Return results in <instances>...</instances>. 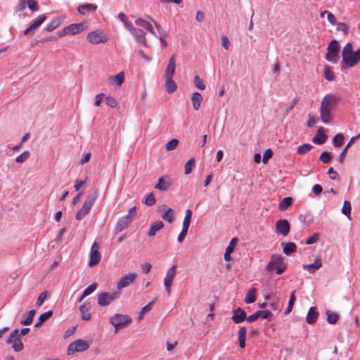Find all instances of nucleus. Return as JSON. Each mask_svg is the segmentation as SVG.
<instances>
[{
  "instance_id": "nucleus-6",
  "label": "nucleus",
  "mask_w": 360,
  "mask_h": 360,
  "mask_svg": "<svg viewBox=\"0 0 360 360\" xmlns=\"http://www.w3.org/2000/svg\"><path fill=\"white\" fill-rule=\"evenodd\" d=\"M121 292L115 291L112 292H103L98 295V304L101 307H105L111 304L113 301L117 300L120 297Z\"/></svg>"
},
{
  "instance_id": "nucleus-32",
  "label": "nucleus",
  "mask_w": 360,
  "mask_h": 360,
  "mask_svg": "<svg viewBox=\"0 0 360 360\" xmlns=\"http://www.w3.org/2000/svg\"><path fill=\"white\" fill-rule=\"evenodd\" d=\"M292 203V198L291 197L284 198L278 205V210L284 211L287 210Z\"/></svg>"
},
{
  "instance_id": "nucleus-51",
  "label": "nucleus",
  "mask_w": 360,
  "mask_h": 360,
  "mask_svg": "<svg viewBox=\"0 0 360 360\" xmlns=\"http://www.w3.org/2000/svg\"><path fill=\"white\" fill-rule=\"evenodd\" d=\"M156 202L155 198L154 196L153 193H150L146 195L145 198V200L143 202L148 206L153 205Z\"/></svg>"
},
{
  "instance_id": "nucleus-40",
  "label": "nucleus",
  "mask_w": 360,
  "mask_h": 360,
  "mask_svg": "<svg viewBox=\"0 0 360 360\" xmlns=\"http://www.w3.org/2000/svg\"><path fill=\"white\" fill-rule=\"evenodd\" d=\"M256 300V290L255 288H252L248 291L246 297L245 298V302L247 304L253 303Z\"/></svg>"
},
{
  "instance_id": "nucleus-45",
  "label": "nucleus",
  "mask_w": 360,
  "mask_h": 360,
  "mask_svg": "<svg viewBox=\"0 0 360 360\" xmlns=\"http://www.w3.org/2000/svg\"><path fill=\"white\" fill-rule=\"evenodd\" d=\"M193 83L195 87H197L200 90H204L205 89V84H204L203 80L198 76L195 75L194 77Z\"/></svg>"
},
{
  "instance_id": "nucleus-5",
  "label": "nucleus",
  "mask_w": 360,
  "mask_h": 360,
  "mask_svg": "<svg viewBox=\"0 0 360 360\" xmlns=\"http://www.w3.org/2000/svg\"><path fill=\"white\" fill-rule=\"evenodd\" d=\"M131 322V319L125 314H116L110 319V323L115 327V331L126 327Z\"/></svg>"
},
{
  "instance_id": "nucleus-37",
  "label": "nucleus",
  "mask_w": 360,
  "mask_h": 360,
  "mask_svg": "<svg viewBox=\"0 0 360 360\" xmlns=\"http://www.w3.org/2000/svg\"><path fill=\"white\" fill-rule=\"evenodd\" d=\"M295 300H296L295 290H294L290 294L288 307L284 311L285 315H287L292 311Z\"/></svg>"
},
{
  "instance_id": "nucleus-3",
  "label": "nucleus",
  "mask_w": 360,
  "mask_h": 360,
  "mask_svg": "<svg viewBox=\"0 0 360 360\" xmlns=\"http://www.w3.org/2000/svg\"><path fill=\"white\" fill-rule=\"evenodd\" d=\"M98 191L96 190L93 194L89 195L82 207L77 212L76 219L77 220H82L84 216L88 214L94 203L96 199L98 197Z\"/></svg>"
},
{
  "instance_id": "nucleus-49",
  "label": "nucleus",
  "mask_w": 360,
  "mask_h": 360,
  "mask_svg": "<svg viewBox=\"0 0 360 360\" xmlns=\"http://www.w3.org/2000/svg\"><path fill=\"white\" fill-rule=\"evenodd\" d=\"M195 165V159H189L185 164V174H189L192 172L193 168Z\"/></svg>"
},
{
  "instance_id": "nucleus-42",
  "label": "nucleus",
  "mask_w": 360,
  "mask_h": 360,
  "mask_svg": "<svg viewBox=\"0 0 360 360\" xmlns=\"http://www.w3.org/2000/svg\"><path fill=\"white\" fill-rule=\"evenodd\" d=\"M155 299H154L153 300L150 302L147 305H146L145 307H143L141 309V311L139 313V320H141L143 319L144 314L146 313H147L148 311H149L152 309V307H153V304H155Z\"/></svg>"
},
{
  "instance_id": "nucleus-60",
  "label": "nucleus",
  "mask_w": 360,
  "mask_h": 360,
  "mask_svg": "<svg viewBox=\"0 0 360 360\" xmlns=\"http://www.w3.org/2000/svg\"><path fill=\"white\" fill-rule=\"evenodd\" d=\"M238 240V238H233L229 243V245L226 248V251L232 253L236 248Z\"/></svg>"
},
{
  "instance_id": "nucleus-47",
  "label": "nucleus",
  "mask_w": 360,
  "mask_h": 360,
  "mask_svg": "<svg viewBox=\"0 0 360 360\" xmlns=\"http://www.w3.org/2000/svg\"><path fill=\"white\" fill-rule=\"evenodd\" d=\"M345 139V137L342 134H336L333 140V143L335 147H340L343 141Z\"/></svg>"
},
{
  "instance_id": "nucleus-8",
  "label": "nucleus",
  "mask_w": 360,
  "mask_h": 360,
  "mask_svg": "<svg viewBox=\"0 0 360 360\" xmlns=\"http://www.w3.org/2000/svg\"><path fill=\"white\" fill-rule=\"evenodd\" d=\"M176 266H172L167 270L166 276L164 278V285L168 296L171 295L172 285L173 284V280L176 276Z\"/></svg>"
},
{
  "instance_id": "nucleus-35",
  "label": "nucleus",
  "mask_w": 360,
  "mask_h": 360,
  "mask_svg": "<svg viewBox=\"0 0 360 360\" xmlns=\"http://www.w3.org/2000/svg\"><path fill=\"white\" fill-rule=\"evenodd\" d=\"M162 217L166 221L172 224L174 220V212L172 208H168L165 213L162 215Z\"/></svg>"
},
{
  "instance_id": "nucleus-12",
  "label": "nucleus",
  "mask_w": 360,
  "mask_h": 360,
  "mask_svg": "<svg viewBox=\"0 0 360 360\" xmlns=\"http://www.w3.org/2000/svg\"><path fill=\"white\" fill-rule=\"evenodd\" d=\"M290 229V226L287 219H279L276 221V230L278 234L287 236Z\"/></svg>"
},
{
  "instance_id": "nucleus-19",
  "label": "nucleus",
  "mask_w": 360,
  "mask_h": 360,
  "mask_svg": "<svg viewBox=\"0 0 360 360\" xmlns=\"http://www.w3.org/2000/svg\"><path fill=\"white\" fill-rule=\"evenodd\" d=\"M246 313L241 308L238 307L233 311L231 319L235 323H240L245 319L247 320Z\"/></svg>"
},
{
  "instance_id": "nucleus-21",
  "label": "nucleus",
  "mask_w": 360,
  "mask_h": 360,
  "mask_svg": "<svg viewBox=\"0 0 360 360\" xmlns=\"http://www.w3.org/2000/svg\"><path fill=\"white\" fill-rule=\"evenodd\" d=\"M172 183L170 179L167 177L166 178L162 176L158 179V182L155 186V188L160 191H165L170 187Z\"/></svg>"
},
{
  "instance_id": "nucleus-62",
  "label": "nucleus",
  "mask_w": 360,
  "mask_h": 360,
  "mask_svg": "<svg viewBox=\"0 0 360 360\" xmlns=\"http://www.w3.org/2000/svg\"><path fill=\"white\" fill-rule=\"evenodd\" d=\"M105 101L106 104L110 108H115L117 105V101L112 96H107Z\"/></svg>"
},
{
  "instance_id": "nucleus-50",
  "label": "nucleus",
  "mask_w": 360,
  "mask_h": 360,
  "mask_svg": "<svg viewBox=\"0 0 360 360\" xmlns=\"http://www.w3.org/2000/svg\"><path fill=\"white\" fill-rule=\"evenodd\" d=\"M60 24L59 19L53 20L46 27V31L51 32L56 29Z\"/></svg>"
},
{
  "instance_id": "nucleus-57",
  "label": "nucleus",
  "mask_w": 360,
  "mask_h": 360,
  "mask_svg": "<svg viewBox=\"0 0 360 360\" xmlns=\"http://www.w3.org/2000/svg\"><path fill=\"white\" fill-rule=\"evenodd\" d=\"M332 158V155L329 152L324 151L320 156V160L323 163H328Z\"/></svg>"
},
{
  "instance_id": "nucleus-2",
  "label": "nucleus",
  "mask_w": 360,
  "mask_h": 360,
  "mask_svg": "<svg viewBox=\"0 0 360 360\" xmlns=\"http://www.w3.org/2000/svg\"><path fill=\"white\" fill-rule=\"evenodd\" d=\"M340 46L337 40H332L328 45L326 59L332 63H337L340 58Z\"/></svg>"
},
{
  "instance_id": "nucleus-44",
  "label": "nucleus",
  "mask_w": 360,
  "mask_h": 360,
  "mask_svg": "<svg viewBox=\"0 0 360 360\" xmlns=\"http://www.w3.org/2000/svg\"><path fill=\"white\" fill-rule=\"evenodd\" d=\"M312 148L313 146L310 143H304L297 147V152L300 155H304L309 152Z\"/></svg>"
},
{
  "instance_id": "nucleus-23",
  "label": "nucleus",
  "mask_w": 360,
  "mask_h": 360,
  "mask_svg": "<svg viewBox=\"0 0 360 360\" xmlns=\"http://www.w3.org/2000/svg\"><path fill=\"white\" fill-rule=\"evenodd\" d=\"M322 266L321 259L319 257H316L314 263L310 264H304L303 269L308 271L311 274L315 273Z\"/></svg>"
},
{
  "instance_id": "nucleus-28",
  "label": "nucleus",
  "mask_w": 360,
  "mask_h": 360,
  "mask_svg": "<svg viewBox=\"0 0 360 360\" xmlns=\"http://www.w3.org/2000/svg\"><path fill=\"white\" fill-rule=\"evenodd\" d=\"M202 96L199 92H194L191 96L193 107L195 110H199L201 102L202 101Z\"/></svg>"
},
{
  "instance_id": "nucleus-26",
  "label": "nucleus",
  "mask_w": 360,
  "mask_h": 360,
  "mask_svg": "<svg viewBox=\"0 0 360 360\" xmlns=\"http://www.w3.org/2000/svg\"><path fill=\"white\" fill-rule=\"evenodd\" d=\"M319 313L316 307H310L306 316V321L309 324H314L318 318Z\"/></svg>"
},
{
  "instance_id": "nucleus-20",
  "label": "nucleus",
  "mask_w": 360,
  "mask_h": 360,
  "mask_svg": "<svg viewBox=\"0 0 360 360\" xmlns=\"http://www.w3.org/2000/svg\"><path fill=\"white\" fill-rule=\"evenodd\" d=\"M91 305L89 302H85L79 307V311L82 314V319L84 321H89L91 318V314L89 313Z\"/></svg>"
},
{
  "instance_id": "nucleus-59",
  "label": "nucleus",
  "mask_w": 360,
  "mask_h": 360,
  "mask_svg": "<svg viewBox=\"0 0 360 360\" xmlns=\"http://www.w3.org/2000/svg\"><path fill=\"white\" fill-rule=\"evenodd\" d=\"M273 151L271 149L269 148L265 150L263 154L262 161L265 164L268 162V160L272 157Z\"/></svg>"
},
{
  "instance_id": "nucleus-41",
  "label": "nucleus",
  "mask_w": 360,
  "mask_h": 360,
  "mask_svg": "<svg viewBox=\"0 0 360 360\" xmlns=\"http://www.w3.org/2000/svg\"><path fill=\"white\" fill-rule=\"evenodd\" d=\"M324 77L328 81H333L335 79V75L330 66H325L323 70Z\"/></svg>"
},
{
  "instance_id": "nucleus-43",
  "label": "nucleus",
  "mask_w": 360,
  "mask_h": 360,
  "mask_svg": "<svg viewBox=\"0 0 360 360\" xmlns=\"http://www.w3.org/2000/svg\"><path fill=\"white\" fill-rule=\"evenodd\" d=\"M35 310L32 309L28 312L27 316L25 319L21 320L20 323L22 325L28 326L30 325L32 321L34 316L35 315Z\"/></svg>"
},
{
  "instance_id": "nucleus-36",
  "label": "nucleus",
  "mask_w": 360,
  "mask_h": 360,
  "mask_svg": "<svg viewBox=\"0 0 360 360\" xmlns=\"http://www.w3.org/2000/svg\"><path fill=\"white\" fill-rule=\"evenodd\" d=\"M327 321L330 324H335L340 319V316L335 313L329 310L326 311Z\"/></svg>"
},
{
  "instance_id": "nucleus-64",
  "label": "nucleus",
  "mask_w": 360,
  "mask_h": 360,
  "mask_svg": "<svg viewBox=\"0 0 360 360\" xmlns=\"http://www.w3.org/2000/svg\"><path fill=\"white\" fill-rule=\"evenodd\" d=\"M324 13H326L328 20L331 25H335L337 24L336 18L332 13L326 10L324 11Z\"/></svg>"
},
{
  "instance_id": "nucleus-29",
  "label": "nucleus",
  "mask_w": 360,
  "mask_h": 360,
  "mask_svg": "<svg viewBox=\"0 0 360 360\" xmlns=\"http://www.w3.org/2000/svg\"><path fill=\"white\" fill-rule=\"evenodd\" d=\"M281 246L283 247V251L285 255H290V253L295 252L297 250L296 245L292 242H282Z\"/></svg>"
},
{
  "instance_id": "nucleus-18",
  "label": "nucleus",
  "mask_w": 360,
  "mask_h": 360,
  "mask_svg": "<svg viewBox=\"0 0 360 360\" xmlns=\"http://www.w3.org/2000/svg\"><path fill=\"white\" fill-rule=\"evenodd\" d=\"M133 219L129 216H124L120 218L116 224L115 231L117 233H120L125 229L131 222Z\"/></svg>"
},
{
  "instance_id": "nucleus-1",
  "label": "nucleus",
  "mask_w": 360,
  "mask_h": 360,
  "mask_svg": "<svg viewBox=\"0 0 360 360\" xmlns=\"http://www.w3.org/2000/svg\"><path fill=\"white\" fill-rule=\"evenodd\" d=\"M341 101L338 93H330L325 95L320 106V118L323 123L330 124L333 120V113Z\"/></svg>"
},
{
  "instance_id": "nucleus-10",
  "label": "nucleus",
  "mask_w": 360,
  "mask_h": 360,
  "mask_svg": "<svg viewBox=\"0 0 360 360\" xmlns=\"http://www.w3.org/2000/svg\"><path fill=\"white\" fill-rule=\"evenodd\" d=\"M360 62L359 59L354 54H348L342 57L341 68L346 69L356 65Z\"/></svg>"
},
{
  "instance_id": "nucleus-52",
  "label": "nucleus",
  "mask_w": 360,
  "mask_h": 360,
  "mask_svg": "<svg viewBox=\"0 0 360 360\" xmlns=\"http://www.w3.org/2000/svg\"><path fill=\"white\" fill-rule=\"evenodd\" d=\"M114 82L117 84V86H120L124 80V74L123 72H119L117 75L112 77Z\"/></svg>"
},
{
  "instance_id": "nucleus-48",
  "label": "nucleus",
  "mask_w": 360,
  "mask_h": 360,
  "mask_svg": "<svg viewBox=\"0 0 360 360\" xmlns=\"http://www.w3.org/2000/svg\"><path fill=\"white\" fill-rule=\"evenodd\" d=\"M30 156V151L28 150H25L22 153H21L20 155H18V157H16L15 158V161L16 162L18 163H23L25 162L27 160L29 159Z\"/></svg>"
},
{
  "instance_id": "nucleus-14",
  "label": "nucleus",
  "mask_w": 360,
  "mask_h": 360,
  "mask_svg": "<svg viewBox=\"0 0 360 360\" xmlns=\"http://www.w3.org/2000/svg\"><path fill=\"white\" fill-rule=\"evenodd\" d=\"M273 314L269 310H259L257 311L252 315L249 316L247 318V321L249 323H252L255 321L258 318H261L262 319H269L271 320Z\"/></svg>"
},
{
  "instance_id": "nucleus-54",
  "label": "nucleus",
  "mask_w": 360,
  "mask_h": 360,
  "mask_svg": "<svg viewBox=\"0 0 360 360\" xmlns=\"http://www.w3.org/2000/svg\"><path fill=\"white\" fill-rule=\"evenodd\" d=\"M353 47H352V43L350 42H348L343 48L342 51V57L344 56H346V55H349V54H352L353 53Z\"/></svg>"
},
{
  "instance_id": "nucleus-27",
  "label": "nucleus",
  "mask_w": 360,
  "mask_h": 360,
  "mask_svg": "<svg viewBox=\"0 0 360 360\" xmlns=\"http://www.w3.org/2000/svg\"><path fill=\"white\" fill-rule=\"evenodd\" d=\"M135 23H136V25L146 29L152 34H153L155 36H157L155 32V31H154V30H153V25L149 22H148V21H146V20H145L143 19H141V18H138V19H136L135 20Z\"/></svg>"
},
{
  "instance_id": "nucleus-58",
  "label": "nucleus",
  "mask_w": 360,
  "mask_h": 360,
  "mask_svg": "<svg viewBox=\"0 0 360 360\" xmlns=\"http://www.w3.org/2000/svg\"><path fill=\"white\" fill-rule=\"evenodd\" d=\"M48 297H49L48 292L44 291V292H41L39 295V296L38 297V299L37 301V305L39 307L41 306Z\"/></svg>"
},
{
  "instance_id": "nucleus-55",
  "label": "nucleus",
  "mask_w": 360,
  "mask_h": 360,
  "mask_svg": "<svg viewBox=\"0 0 360 360\" xmlns=\"http://www.w3.org/2000/svg\"><path fill=\"white\" fill-rule=\"evenodd\" d=\"M97 286L98 285L96 283L88 286L83 292V297H86L91 294L97 288Z\"/></svg>"
},
{
  "instance_id": "nucleus-30",
  "label": "nucleus",
  "mask_w": 360,
  "mask_h": 360,
  "mask_svg": "<svg viewBox=\"0 0 360 360\" xmlns=\"http://www.w3.org/2000/svg\"><path fill=\"white\" fill-rule=\"evenodd\" d=\"M131 34H133L135 37L137 38V39L144 46L147 45V41L145 38L146 33L143 31L141 29H136L135 28L132 32Z\"/></svg>"
},
{
  "instance_id": "nucleus-4",
  "label": "nucleus",
  "mask_w": 360,
  "mask_h": 360,
  "mask_svg": "<svg viewBox=\"0 0 360 360\" xmlns=\"http://www.w3.org/2000/svg\"><path fill=\"white\" fill-rule=\"evenodd\" d=\"M8 345H11V347L15 352H21L24 349L23 343L21 341L19 329H15L6 340Z\"/></svg>"
},
{
  "instance_id": "nucleus-24",
  "label": "nucleus",
  "mask_w": 360,
  "mask_h": 360,
  "mask_svg": "<svg viewBox=\"0 0 360 360\" xmlns=\"http://www.w3.org/2000/svg\"><path fill=\"white\" fill-rule=\"evenodd\" d=\"M97 9V6L94 4H84L77 7V11L80 15H84L86 12L93 13Z\"/></svg>"
},
{
  "instance_id": "nucleus-34",
  "label": "nucleus",
  "mask_w": 360,
  "mask_h": 360,
  "mask_svg": "<svg viewBox=\"0 0 360 360\" xmlns=\"http://www.w3.org/2000/svg\"><path fill=\"white\" fill-rule=\"evenodd\" d=\"M326 139L327 136L319 130L316 136L313 137L312 141L316 144H323L326 142Z\"/></svg>"
},
{
  "instance_id": "nucleus-38",
  "label": "nucleus",
  "mask_w": 360,
  "mask_h": 360,
  "mask_svg": "<svg viewBox=\"0 0 360 360\" xmlns=\"http://www.w3.org/2000/svg\"><path fill=\"white\" fill-rule=\"evenodd\" d=\"M353 143V140L350 139L346 146L341 151L338 158V160L340 163H343L345 162L347 150H349V148L352 146Z\"/></svg>"
},
{
  "instance_id": "nucleus-11",
  "label": "nucleus",
  "mask_w": 360,
  "mask_h": 360,
  "mask_svg": "<svg viewBox=\"0 0 360 360\" xmlns=\"http://www.w3.org/2000/svg\"><path fill=\"white\" fill-rule=\"evenodd\" d=\"M137 275L136 273H129L125 276H122L121 279L117 283V288L120 290L122 288H126L131 284L136 279Z\"/></svg>"
},
{
  "instance_id": "nucleus-25",
  "label": "nucleus",
  "mask_w": 360,
  "mask_h": 360,
  "mask_svg": "<svg viewBox=\"0 0 360 360\" xmlns=\"http://www.w3.org/2000/svg\"><path fill=\"white\" fill-rule=\"evenodd\" d=\"M164 226V224L162 221H155L150 224V229L148 232V235L150 237L155 236L156 233L162 229Z\"/></svg>"
},
{
  "instance_id": "nucleus-63",
  "label": "nucleus",
  "mask_w": 360,
  "mask_h": 360,
  "mask_svg": "<svg viewBox=\"0 0 360 360\" xmlns=\"http://www.w3.org/2000/svg\"><path fill=\"white\" fill-rule=\"evenodd\" d=\"M246 333V328L245 326H242L240 328L238 331V341L245 340Z\"/></svg>"
},
{
  "instance_id": "nucleus-9",
  "label": "nucleus",
  "mask_w": 360,
  "mask_h": 360,
  "mask_svg": "<svg viewBox=\"0 0 360 360\" xmlns=\"http://www.w3.org/2000/svg\"><path fill=\"white\" fill-rule=\"evenodd\" d=\"M98 249V244L96 242H94L91 248L90 260L89 262V266L91 267L97 265L101 260V256Z\"/></svg>"
},
{
  "instance_id": "nucleus-13",
  "label": "nucleus",
  "mask_w": 360,
  "mask_h": 360,
  "mask_svg": "<svg viewBox=\"0 0 360 360\" xmlns=\"http://www.w3.org/2000/svg\"><path fill=\"white\" fill-rule=\"evenodd\" d=\"M89 347V345L86 342L82 340H77L69 345L68 350L72 352H79L86 351Z\"/></svg>"
},
{
  "instance_id": "nucleus-33",
  "label": "nucleus",
  "mask_w": 360,
  "mask_h": 360,
  "mask_svg": "<svg viewBox=\"0 0 360 360\" xmlns=\"http://www.w3.org/2000/svg\"><path fill=\"white\" fill-rule=\"evenodd\" d=\"M192 217V211L190 209H187L186 210L185 217L183 221L182 229H185L186 231L188 230L191 219Z\"/></svg>"
},
{
  "instance_id": "nucleus-22",
  "label": "nucleus",
  "mask_w": 360,
  "mask_h": 360,
  "mask_svg": "<svg viewBox=\"0 0 360 360\" xmlns=\"http://www.w3.org/2000/svg\"><path fill=\"white\" fill-rule=\"evenodd\" d=\"M176 68L175 56H172L165 72V77H173Z\"/></svg>"
},
{
  "instance_id": "nucleus-7",
  "label": "nucleus",
  "mask_w": 360,
  "mask_h": 360,
  "mask_svg": "<svg viewBox=\"0 0 360 360\" xmlns=\"http://www.w3.org/2000/svg\"><path fill=\"white\" fill-rule=\"evenodd\" d=\"M87 39L89 41L93 44L105 43L108 40L106 35L101 30H96L89 32L87 35Z\"/></svg>"
},
{
  "instance_id": "nucleus-17",
  "label": "nucleus",
  "mask_w": 360,
  "mask_h": 360,
  "mask_svg": "<svg viewBox=\"0 0 360 360\" xmlns=\"http://www.w3.org/2000/svg\"><path fill=\"white\" fill-rule=\"evenodd\" d=\"M281 264H283V257L280 255H273L266 265V269L268 271H273L278 266Z\"/></svg>"
},
{
  "instance_id": "nucleus-56",
  "label": "nucleus",
  "mask_w": 360,
  "mask_h": 360,
  "mask_svg": "<svg viewBox=\"0 0 360 360\" xmlns=\"http://www.w3.org/2000/svg\"><path fill=\"white\" fill-rule=\"evenodd\" d=\"M179 143V141L176 139H173L166 144L167 150H172L175 149Z\"/></svg>"
},
{
  "instance_id": "nucleus-31",
  "label": "nucleus",
  "mask_w": 360,
  "mask_h": 360,
  "mask_svg": "<svg viewBox=\"0 0 360 360\" xmlns=\"http://www.w3.org/2000/svg\"><path fill=\"white\" fill-rule=\"evenodd\" d=\"M165 88L167 92L172 94L174 93L176 89L177 86L174 81L173 80V77H165Z\"/></svg>"
},
{
  "instance_id": "nucleus-53",
  "label": "nucleus",
  "mask_w": 360,
  "mask_h": 360,
  "mask_svg": "<svg viewBox=\"0 0 360 360\" xmlns=\"http://www.w3.org/2000/svg\"><path fill=\"white\" fill-rule=\"evenodd\" d=\"M28 8L34 12L38 11L39 9L38 3L36 0H27Z\"/></svg>"
},
{
  "instance_id": "nucleus-61",
  "label": "nucleus",
  "mask_w": 360,
  "mask_h": 360,
  "mask_svg": "<svg viewBox=\"0 0 360 360\" xmlns=\"http://www.w3.org/2000/svg\"><path fill=\"white\" fill-rule=\"evenodd\" d=\"M337 30L338 31H341L344 33V34H347L348 32V26L345 22H338L336 24Z\"/></svg>"
},
{
  "instance_id": "nucleus-46",
  "label": "nucleus",
  "mask_w": 360,
  "mask_h": 360,
  "mask_svg": "<svg viewBox=\"0 0 360 360\" xmlns=\"http://www.w3.org/2000/svg\"><path fill=\"white\" fill-rule=\"evenodd\" d=\"M352 205L349 201L345 200L342 208V212L350 219Z\"/></svg>"
},
{
  "instance_id": "nucleus-15",
  "label": "nucleus",
  "mask_w": 360,
  "mask_h": 360,
  "mask_svg": "<svg viewBox=\"0 0 360 360\" xmlns=\"http://www.w3.org/2000/svg\"><path fill=\"white\" fill-rule=\"evenodd\" d=\"M86 27L87 23L86 22H82L79 23L71 24L65 27L68 30V34L75 35L84 30Z\"/></svg>"
},
{
  "instance_id": "nucleus-16",
  "label": "nucleus",
  "mask_w": 360,
  "mask_h": 360,
  "mask_svg": "<svg viewBox=\"0 0 360 360\" xmlns=\"http://www.w3.org/2000/svg\"><path fill=\"white\" fill-rule=\"evenodd\" d=\"M46 19L45 14L40 15L37 19H35L30 25L24 31L25 35H28L36 29H37Z\"/></svg>"
},
{
  "instance_id": "nucleus-39",
  "label": "nucleus",
  "mask_w": 360,
  "mask_h": 360,
  "mask_svg": "<svg viewBox=\"0 0 360 360\" xmlns=\"http://www.w3.org/2000/svg\"><path fill=\"white\" fill-rule=\"evenodd\" d=\"M53 315L52 311H49L41 314L39 317L38 322L35 324V327H39L44 322L49 319Z\"/></svg>"
}]
</instances>
